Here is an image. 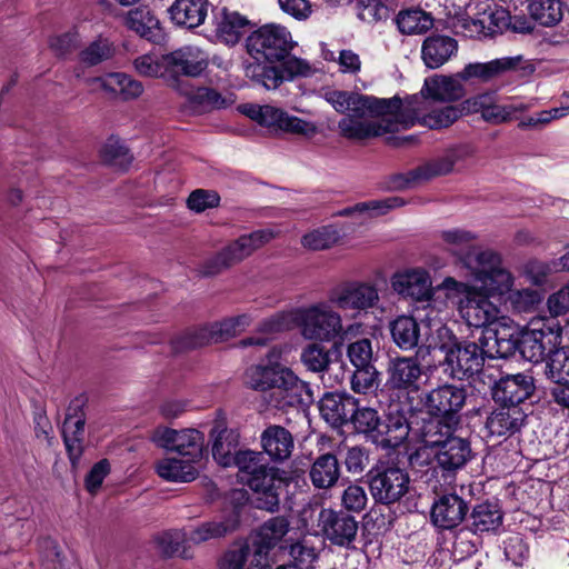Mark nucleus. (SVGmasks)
I'll list each match as a JSON object with an SVG mask.
<instances>
[{"mask_svg":"<svg viewBox=\"0 0 569 569\" xmlns=\"http://www.w3.org/2000/svg\"><path fill=\"white\" fill-rule=\"evenodd\" d=\"M379 300L377 287L363 281L347 282L330 295V302L338 308L358 312L376 307Z\"/></svg>","mask_w":569,"mask_h":569,"instance_id":"nucleus-19","label":"nucleus"},{"mask_svg":"<svg viewBox=\"0 0 569 569\" xmlns=\"http://www.w3.org/2000/svg\"><path fill=\"white\" fill-rule=\"evenodd\" d=\"M455 429L439 419L423 421L419 429V438L431 450L437 466L449 472L461 469L471 458L470 443L455 436Z\"/></svg>","mask_w":569,"mask_h":569,"instance_id":"nucleus-3","label":"nucleus"},{"mask_svg":"<svg viewBox=\"0 0 569 569\" xmlns=\"http://www.w3.org/2000/svg\"><path fill=\"white\" fill-rule=\"evenodd\" d=\"M292 48L291 33L287 28L278 24L263 26L247 39V51L257 61H282Z\"/></svg>","mask_w":569,"mask_h":569,"instance_id":"nucleus-8","label":"nucleus"},{"mask_svg":"<svg viewBox=\"0 0 569 569\" xmlns=\"http://www.w3.org/2000/svg\"><path fill=\"white\" fill-rule=\"evenodd\" d=\"M286 348L273 347L266 355V360L251 366L246 371L247 385L257 391L270 392L278 383H281L292 370L282 360Z\"/></svg>","mask_w":569,"mask_h":569,"instance_id":"nucleus-14","label":"nucleus"},{"mask_svg":"<svg viewBox=\"0 0 569 569\" xmlns=\"http://www.w3.org/2000/svg\"><path fill=\"white\" fill-rule=\"evenodd\" d=\"M93 82L98 83L104 91L120 94L124 100L136 99L143 92V86L140 81L121 72L94 78Z\"/></svg>","mask_w":569,"mask_h":569,"instance_id":"nucleus-43","label":"nucleus"},{"mask_svg":"<svg viewBox=\"0 0 569 569\" xmlns=\"http://www.w3.org/2000/svg\"><path fill=\"white\" fill-rule=\"evenodd\" d=\"M318 527L326 539L339 547H350L358 533V521L343 511L321 509Z\"/></svg>","mask_w":569,"mask_h":569,"instance_id":"nucleus-20","label":"nucleus"},{"mask_svg":"<svg viewBox=\"0 0 569 569\" xmlns=\"http://www.w3.org/2000/svg\"><path fill=\"white\" fill-rule=\"evenodd\" d=\"M178 91L182 96L187 97L192 108L201 111L221 108L224 104V99L221 97V94L210 88H189L183 86L179 88Z\"/></svg>","mask_w":569,"mask_h":569,"instance_id":"nucleus-50","label":"nucleus"},{"mask_svg":"<svg viewBox=\"0 0 569 569\" xmlns=\"http://www.w3.org/2000/svg\"><path fill=\"white\" fill-rule=\"evenodd\" d=\"M468 273L475 286L488 297L505 299L515 287L513 274L503 267L500 256L491 250L481 253Z\"/></svg>","mask_w":569,"mask_h":569,"instance_id":"nucleus-7","label":"nucleus"},{"mask_svg":"<svg viewBox=\"0 0 569 569\" xmlns=\"http://www.w3.org/2000/svg\"><path fill=\"white\" fill-rule=\"evenodd\" d=\"M523 411L516 406L501 405L488 417L486 427L493 436L512 435L520 430L525 421Z\"/></svg>","mask_w":569,"mask_h":569,"instance_id":"nucleus-39","label":"nucleus"},{"mask_svg":"<svg viewBox=\"0 0 569 569\" xmlns=\"http://www.w3.org/2000/svg\"><path fill=\"white\" fill-rule=\"evenodd\" d=\"M313 401L310 386L293 371L269 393L268 402L277 409L307 407Z\"/></svg>","mask_w":569,"mask_h":569,"instance_id":"nucleus-22","label":"nucleus"},{"mask_svg":"<svg viewBox=\"0 0 569 569\" xmlns=\"http://www.w3.org/2000/svg\"><path fill=\"white\" fill-rule=\"evenodd\" d=\"M386 387L402 395L418 392L423 367L417 356H396L388 360Z\"/></svg>","mask_w":569,"mask_h":569,"instance_id":"nucleus-12","label":"nucleus"},{"mask_svg":"<svg viewBox=\"0 0 569 569\" xmlns=\"http://www.w3.org/2000/svg\"><path fill=\"white\" fill-rule=\"evenodd\" d=\"M369 490L377 503L390 506L399 502L410 490V477L399 467L377 469L369 476Z\"/></svg>","mask_w":569,"mask_h":569,"instance_id":"nucleus-11","label":"nucleus"},{"mask_svg":"<svg viewBox=\"0 0 569 569\" xmlns=\"http://www.w3.org/2000/svg\"><path fill=\"white\" fill-rule=\"evenodd\" d=\"M347 356L355 368L373 366V350L371 340L368 338L351 342L347 348Z\"/></svg>","mask_w":569,"mask_h":569,"instance_id":"nucleus-61","label":"nucleus"},{"mask_svg":"<svg viewBox=\"0 0 569 569\" xmlns=\"http://www.w3.org/2000/svg\"><path fill=\"white\" fill-rule=\"evenodd\" d=\"M462 82L459 72L455 74H433L426 78L421 92L435 101L453 102L462 99L466 94Z\"/></svg>","mask_w":569,"mask_h":569,"instance_id":"nucleus-31","label":"nucleus"},{"mask_svg":"<svg viewBox=\"0 0 569 569\" xmlns=\"http://www.w3.org/2000/svg\"><path fill=\"white\" fill-rule=\"evenodd\" d=\"M151 440L160 448L174 451L180 457L201 460L203 453L204 437L193 428L176 430L167 427L157 428Z\"/></svg>","mask_w":569,"mask_h":569,"instance_id":"nucleus-16","label":"nucleus"},{"mask_svg":"<svg viewBox=\"0 0 569 569\" xmlns=\"http://www.w3.org/2000/svg\"><path fill=\"white\" fill-rule=\"evenodd\" d=\"M351 378V389L358 393H367L379 383V371L375 366L355 368Z\"/></svg>","mask_w":569,"mask_h":569,"instance_id":"nucleus-60","label":"nucleus"},{"mask_svg":"<svg viewBox=\"0 0 569 569\" xmlns=\"http://www.w3.org/2000/svg\"><path fill=\"white\" fill-rule=\"evenodd\" d=\"M396 23L402 34H420L433 27V18L421 9H408L397 14Z\"/></svg>","mask_w":569,"mask_h":569,"instance_id":"nucleus-48","label":"nucleus"},{"mask_svg":"<svg viewBox=\"0 0 569 569\" xmlns=\"http://www.w3.org/2000/svg\"><path fill=\"white\" fill-rule=\"evenodd\" d=\"M164 66L167 83L178 90L183 87L179 77L200 76L208 67V56L198 47L186 46L164 54Z\"/></svg>","mask_w":569,"mask_h":569,"instance_id":"nucleus-15","label":"nucleus"},{"mask_svg":"<svg viewBox=\"0 0 569 569\" xmlns=\"http://www.w3.org/2000/svg\"><path fill=\"white\" fill-rule=\"evenodd\" d=\"M502 325L503 328L500 330H486L479 339V346L485 358H508L517 350L518 337L507 326V321H502Z\"/></svg>","mask_w":569,"mask_h":569,"instance_id":"nucleus-32","label":"nucleus"},{"mask_svg":"<svg viewBox=\"0 0 569 569\" xmlns=\"http://www.w3.org/2000/svg\"><path fill=\"white\" fill-rule=\"evenodd\" d=\"M238 468V478L258 495L257 506L260 509L274 511L279 506V488L282 483L280 470L269 466L263 452L239 450L232 461Z\"/></svg>","mask_w":569,"mask_h":569,"instance_id":"nucleus-2","label":"nucleus"},{"mask_svg":"<svg viewBox=\"0 0 569 569\" xmlns=\"http://www.w3.org/2000/svg\"><path fill=\"white\" fill-rule=\"evenodd\" d=\"M116 53L114 44L103 37H98L79 52L81 63L93 67L111 59Z\"/></svg>","mask_w":569,"mask_h":569,"instance_id":"nucleus-53","label":"nucleus"},{"mask_svg":"<svg viewBox=\"0 0 569 569\" xmlns=\"http://www.w3.org/2000/svg\"><path fill=\"white\" fill-rule=\"evenodd\" d=\"M288 318L308 341L330 342L345 332L341 315L327 301L296 308Z\"/></svg>","mask_w":569,"mask_h":569,"instance_id":"nucleus-4","label":"nucleus"},{"mask_svg":"<svg viewBox=\"0 0 569 569\" xmlns=\"http://www.w3.org/2000/svg\"><path fill=\"white\" fill-rule=\"evenodd\" d=\"M313 69L307 60L290 57L282 63V69L274 66H267L257 61L246 69V74L252 81L263 86L266 89H277L286 79L295 77H308Z\"/></svg>","mask_w":569,"mask_h":569,"instance_id":"nucleus-13","label":"nucleus"},{"mask_svg":"<svg viewBox=\"0 0 569 569\" xmlns=\"http://www.w3.org/2000/svg\"><path fill=\"white\" fill-rule=\"evenodd\" d=\"M380 417L378 412L372 408H359L355 409V413L350 418V421L353 423L355 429L360 432L367 435L373 441V433L378 430L380 425Z\"/></svg>","mask_w":569,"mask_h":569,"instance_id":"nucleus-58","label":"nucleus"},{"mask_svg":"<svg viewBox=\"0 0 569 569\" xmlns=\"http://www.w3.org/2000/svg\"><path fill=\"white\" fill-rule=\"evenodd\" d=\"M251 323V317L247 313L226 318L221 321L212 322L216 341L222 342L236 337Z\"/></svg>","mask_w":569,"mask_h":569,"instance_id":"nucleus-56","label":"nucleus"},{"mask_svg":"<svg viewBox=\"0 0 569 569\" xmlns=\"http://www.w3.org/2000/svg\"><path fill=\"white\" fill-rule=\"evenodd\" d=\"M84 425L83 412L79 408L70 407L62 425V437L72 463H76L83 451Z\"/></svg>","mask_w":569,"mask_h":569,"instance_id":"nucleus-37","label":"nucleus"},{"mask_svg":"<svg viewBox=\"0 0 569 569\" xmlns=\"http://www.w3.org/2000/svg\"><path fill=\"white\" fill-rule=\"evenodd\" d=\"M441 350L445 353V371L456 379H465L478 373L485 361L480 346L472 341H458L443 343Z\"/></svg>","mask_w":569,"mask_h":569,"instance_id":"nucleus-10","label":"nucleus"},{"mask_svg":"<svg viewBox=\"0 0 569 569\" xmlns=\"http://www.w3.org/2000/svg\"><path fill=\"white\" fill-rule=\"evenodd\" d=\"M546 376L556 385L551 389L555 402L569 410V347L550 352Z\"/></svg>","mask_w":569,"mask_h":569,"instance_id":"nucleus-25","label":"nucleus"},{"mask_svg":"<svg viewBox=\"0 0 569 569\" xmlns=\"http://www.w3.org/2000/svg\"><path fill=\"white\" fill-rule=\"evenodd\" d=\"M199 459L164 457L154 465L157 475L168 482H191L197 479Z\"/></svg>","mask_w":569,"mask_h":569,"instance_id":"nucleus-35","label":"nucleus"},{"mask_svg":"<svg viewBox=\"0 0 569 569\" xmlns=\"http://www.w3.org/2000/svg\"><path fill=\"white\" fill-rule=\"evenodd\" d=\"M559 338V333H555L549 326L530 329L522 335L521 339L518 338L517 349L523 358L537 363L543 360L547 353L552 352L550 348L557 343Z\"/></svg>","mask_w":569,"mask_h":569,"instance_id":"nucleus-29","label":"nucleus"},{"mask_svg":"<svg viewBox=\"0 0 569 569\" xmlns=\"http://www.w3.org/2000/svg\"><path fill=\"white\" fill-rule=\"evenodd\" d=\"M458 311L469 327L487 328L497 321H507V318L501 316L500 307L477 287L460 298Z\"/></svg>","mask_w":569,"mask_h":569,"instance_id":"nucleus-17","label":"nucleus"},{"mask_svg":"<svg viewBox=\"0 0 569 569\" xmlns=\"http://www.w3.org/2000/svg\"><path fill=\"white\" fill-rule=\"evenodd\" d=\"M212 438V456L214 460L223 466L229 467L234 460V455L239 445V432L236 429H229L223 419H218L211 429Z\"/></svg>","mask_w":569,"mask_h":569,"instance_id":"nucleus-33","label":"nucleus"},{"mask_svg":"<svg viewBox=\"0 0 569 569\" xmlns=\"http://www.w3.org/2000/svg\"><path fill=\"white\" fill-rule=\"evenodd\" d=\"M391 288L399 296L417 302H427L433 296L430 273L423 268L396 272L391 277Z\"/></svg>","mask_w":569,"mask_h":569,"instance_id":"nucleus-21","label":"nucleus"},{"mask_svg":"<svg viewBox=\"0 0 569 569\" xmlns=\"http://www.w3.org/2000/svg\"><path fill=\"white\" fill-rule=\"evenodd\" d=\"M340 477L338 459L332 453L319 456L310 469L312 485L319 489H327L336 485Z\"/></svg>","mask_w":569,"mask_h":569,"instance_id":"nucleus-45","label":"nucleus"},{"mask_svg":"<svg viewBox=\"0 0 569 569\" xmlns=\"http://www.w3.org/2000/svg\"><path fill=\"white\" fill-rule=\"evenodd\" d=\"M469 508L457 493L440 496L432 505L431 520L441 529H453L466 518Z\"/></svg>","mask_w":569,"mask_h":569,"instance_id":"nucleus-28","label":"nucleus"},{"mask_svg":"<svg viewBox=\"0 0 569 569\" xmlns=\"http://www.w3.org/2000/svg\"><path fill=\"white\" fill-rule=\"evenodd\" d=\"M522 61V56H515L498 58L488 62H472L466 64L459 71V77L463 82L477 79L480 82L487 83L506 72L516 70Z\"/></svg>","mask_w":569,"mask_h":569,"instance_id":"nucleus-26","label":"nucleus"},{"mask_svg":"<svg viewBox=\"0 0 569 569\" xmlns=\"http://www.w3.org/2000/svg\"><path fill=\"white\" fill-rule=\"evenodd\" d=\"M274 237L276 233L269 229H260L242 234L224 246L214 256L204 260L199 268V272L206 277L219 274L250 257Z\"/></svg>","mask_w":569,"mask_h":569,"instance_id":"nucleus-6","label":"nucleus"},{"mask_svg":"<svg viewBox=\"0 0 569 569\" xmlns=\"http://www.w3.org/2000/svg\"><path fill=\"white\" fill-rule=\"evenodd\" d=\"M511 24V17L503 8L488 7L478 18L472 21L475 31L482 36H495L501 33Z\"/></svg>","mask_w":569,"mask_h":569,"instance_id":"nucleus-46","label":"nucleus"},{"mask_svg":"<svg viewBox=\"0 0 569 569\" xmlns=\"http://www.w3.org/2000/svg\"><path fill=\"white\" fill-rule=\"evenodd\" d=\"M343 463L348 472L360 475L369 463V453L361 446H346L343 448Z\"/></svg>","mask_w":569,"mask_h":569,"instance_id":"nucleus-64","label":"nucleus"},{"mask_svg":"<svg viewBox=\"0 0 569 569\" xmlns=\"http://www.w3.org/2000/svg\"><path fill=\"white\" fill-rule=\"evenodd\" d=\"M503 513L495 502H482L473 507L468 519V528L473 533L496 531L500 528Z\"/></svg>","mask_w":569,"mask_h":569,"instance_id":"nucleus-41","label":"nucleus"},{"mask_svg":"<svg viewBox=\"0 0 569 569\" xmlns=\"http://www.w3.org/2000/svg\"><path fill=\"white\" fill-rule=\"evenodd\" d=\"M126 26L150 41H156L161 33L159 20L147 7L130 10L126 17Z\"/></svg>","mask_w":569,"mask_h":569,"instance_id":"nucleus-44","label":"nucleus"},{"mask_svg":"<svg viewBox=\"0 0 569 569\" xmlns=\"http://www.w3.org/2000/svg\"><path fill=\"white\" fill-rule=\"evenodd\" d=\"M248 24L249 21L246 17L223 9L222 16L217 22V32L226 43L236 44Z\"/></svg>","mask_w":569,"mask_h":569,"instance_id":"nucleus-51","label":"nucleus"},{"mask_svg":"<svg viewBox=\"0 0 569 569\" xmlns=\"http://www.w3.org/2000/svg\"><path fill=\"white\" fill-rule=\"evenodd\" d=\"M237 525L238 520L234 516L206 521L186 533V540L199 545L211 539H219L232 532Z\"/></svg>","mask_w":569,"mask_h":569,"instance_id":"nucleus-42","label":"nucleus"},{"mask_svg":"<svg viewBox=\"0 0 569 569\" xmlns=\"http://www.w3.org/2000/svg\"><path fill=\"white\" fill-rule=\"evenodd\" d=\"M133 67L140 76L149 78H162L167 81L164 54L160 58L151 54H142L134 59Z\"/></svg>","mask_w":569,"mask_h":569,"instance_id":"nucleus-59","label":"nucleus"},{"mask_svg":"<svg viewBox=\"0 0 569 569\" xmlns=\"http://www.w3.org/2000/svg\"><path fill=\"white\" fill-rule=\"evenodd\" d=\"M289 531L290 522L286 517H273L260 527L254 542L269 551L276 547L286 549L288 548Z\"/></svg>","mask_w":569,"mask_h":569,"instance_id":"nucleus-40","label":"nucleus"},{"mask_svg":"<svg viewBox=\"0 0 569 569\" xmlns=\"http://www.w3.org/2000/svg\"><path fill=\"white\" fill-rule=\"evenodd\" d=\"M318 341L307 345L300 355L302 365L312 372L323 373L331 363L330 351Z\"/></svg>","mask_w":569,"mask_h":569,"instance_id":"nucleus-55","label":"nucleus"},{"mask_svg":"<svg viewBox=\"0 0 569 569\" xmlns=\"http://www.w3.org/2000/svg\"><path fill=\"white\" fill-rule=\"evenodd\" d=\"M357 407L358 400L345 392H327L319 401L321 417L332 427L349 422Z\"/></svg>","mask_w":569,"mask_h":569,"instance_id":"nucleus-30","label":"nucleus"},{"mask_svg":"<svg viewBox=\"0 0 569 569\" xmlns=\"http://www.w3.org/2000/svg\"><path fill=\"white\" fill-rule=\"evenodd\" d=\"M241 111L251 120L271 129L302 134L313 133L316 131L312 123L298 117L289 116L283 110L272 106L244 104Z\"/></svg>","mask_w":569,"mask_h":569,"instance_id":"nucleus-18","label":"nucleus"},{"mask_svg":"<svg viewBox=\"0 0 569 569\" xmlns=\"http://www.w3.org/2000/svg\"><path fill=\"white\" fill-rule=\"evenodd\" d=\"M409 431L406 412L400 403H393L389 406L385 419L380 420L372 442L383 449L397 448L407 439Z\"/></svg>","mask_w":569,"mask_h":569,"instance_id":"nucleus-23","label":"nucleus"},{"mask_svg":"<svg viewBox=\"0 0 569 569\" xmlns=\"http://www.w3.org/2000/svg\"><path fill=\"white\" fill-rule=\"evenodd\" d=\"M208 7V0H176L168 12L176 26L193 29L204 22Z\"/></svg>","mask_w":569,"mask_h":569,"instance_id":"nucleus-38","label":"nucleus"},{"mask_svg":"<svg viewBox=\"0 0 569 569\" xmlns=\"http://www.w3.org/2000/svg\"><path fill=\"white\" fill-rule=\"evenodd\" d=\"M528 11L533 20L545 27L557 24L563 14L560 0H531Z\"/></svg>","mask_w":569,"mask_h":569,"instance_id":"nucleus-52","label":"nucleus"},{"mask_svg":"<svg viewBox=\"0 0 569 569\" xmlns=\"http://www.w3.org/2000/svg\"><path fill=\"white\" fill-rule=\"evenodd\" d=\"M102 157L108 163L126 169L132 161L128 148L119 140L109 139L102 149Z\"/></svg>","mask_w":569,"mask_h":569,"instance_id":"nucleus-63","label":"nucleus"},{"mask_svg":"<svg viewBox=\"0 0 569 569\" xmlns=\"http://www.w3.org/2000/svg\"><path fill=\"white\" fill-rule=\"evenodd\" d=\"M458 51V42L448 36L431 34L421 46V59L429 69H438L447 63Z\"/></svg>","mask_w":569,"mask_h":569,"instance_id":"nucleus-36","label":"nucleus"},{"mask_svg":"<svg viewBox=\"0 0 569 569\" xmlns=\"http://www.w3.org/2000/svg\"><path fill=\"white\" fill-rule=\"evenodd\" d=\"M263 453L274 462H282L290 458L295 448L291 432L278 425L268 426L260 436Z\"/></svg>","mask_w":569,"mask_h":569,"instance_id":"nucleus-34","label":"nucleus"},{"mask_svg":"<svg viewBox=\"0 0 569 569\" xmlns=\"http://www.w3.org/2000/svg\"><path fill=\"white\" fill-rule=\"evenodd\" d=\"M461 114V111L453 106H447L432 110L422 117V123L430 129H441L451 126Z\"/></svg>","mask_w":569,"mask_h":569,"instance_id":"nucleus-62","label":"nucleus"},{"mask_svg":"<svg viewBox=\"0 0 569 569\" xmlns=\"http://www.w3.org/2000/svg\"><path fill=\"white\" fill-rule=\"evenodd\" d=\"M405 201L401 198L392 197L383 200H372L359 202L352 207L345 208L338 212V216L347 217L352 214H366L367 217H376L387 213L393 208L403 206Z\"/></svg>","mask_w":569,"mask_h":569,"instance_id":"nucleus-54","label":"nucleus"},{"mask_svg":"<svg viewBox=\"0 0 569 569\" xmlns=\"http://www.w3.org/2000/svg\"><path fill=\"white\" fill-rule=\"evenodd\" d=\"M390 332L393 342L405 351L418 346L420 327L416 319L408 316H400L390 323Z\"/></svg>","mask_w":569,"mask_h":569,"instance_id":"nucleus-47","label":"nucleus"},{"mask_svg":"<svg viewBox=\"0 0 569 569\" xmlns=\"http://www.w3.org/2000/svg\"><path fill=\"white\" fill-rule=\"evenodd\" d=\"M467 393L461 387L442 385L421 397L422 408L431 419L442 420V423H451L452 428L459 422L458 413L466 403Z\"/></svg>","mask_w":569,"mask_h":569,"instance_id":"nucleus-9","label":"nucleus"},{"mask_svg":"<svg viewBox=\"0 0 569 569\" xmlns=\"http://www.w3.org/2000/svg\"><path fill=\"white\" fill-rule=\"evenodd\" d=\"M472 154L473 149L469 144L452 146L421 166L408 172L395 174L391 179L392 187L398 190L410 189L437 177L446 176Z\"/></svg>","mask_w":569,"mask_h":569,"instance_id":"nucleus-5","label":"nucleus"},{"mask_svg":"<svg viewBox=\"0 0 569 569\" xmlns=\"http://www.w3.org/2000/svg\"><path fill=\"white\" fill-rule=\"evenodd\" d=\"M323 98L337 112H347L338 122V129L340 136L349 140H366L407 129L419 118L417 110L403 106L398 97L379 99L352 91L328 90Z\"/></svg>","mask_w":569,"mask_h":569,"instance_id":"nucleus-1","label":"nucleus"},{"mask_svg":"<svg viewBox=\"0 0 569 569\" xmlns=\"http://www.w3.org/2000/svg\"><path fill=\"white\" fill-rule=\"evenodd\" d=\"M339 231L332 226H325L306 233L301 243L310 250H325L338 242Z\"/></svg>","mask_w":569,"mask_h":569,"instance_id":"nucleus-57","label":"nucleus"},{"mask_svg":"<svg viewBox=\"0 0 569 569\" xmlns=\"http://www.w3.org/2000/svg\"><path fill=\"white\" fill-rule=\"evenodd\" d=\"M543 295L541 291L532 288L512 289L503 299L505 305L508 306L513 312H532L542 301Z\"/></svg>","mask_w":569,"mask_h":569,"instance_id":"nucleus-49","label":"nucleus"},{"mask_svg":"<svg viewBox=\"0 0 569 569\" xmlns=\"http://www.w3.org/2000/svg\"><path fill=\"white\" fill-rule=\"evenodd\" d=\"M533 388L530 376L523 373L507 376L496 382L492 397L500 405L518 407L531 396Z\"/></svg>","mask_w":569,"mask_h":569,"instance_id":"nucleus-27","label":"nucleus"},{"mask_svg":"<svg viewBox=\"0 0 569 569\" xmlns=\"http://www.w3.org/2000/svg\"><path fill=\"white\" fill-rule=\"evenodd\" d=\"M440 239L447 251L453 254L460 264L468 270L473 266L475 260L486 250L477 244V234L470 230L452 228L440 232Z\"/></svg>","mask_w":569,"mask_h":569,"instance_id":"nucleus-24","label":"nucleus"}]
</instances>
